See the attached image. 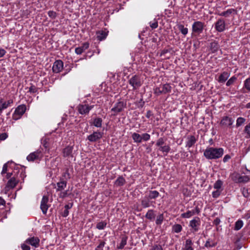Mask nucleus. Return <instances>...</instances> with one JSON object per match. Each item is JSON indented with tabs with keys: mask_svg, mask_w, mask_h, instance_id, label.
Instances as JSON below:
<instances>
[{
	"mask_svg": "<svg viewBox=\"0 0 250 250\" xmlns=\"http://www.w3.org/2000/svg\"><path fill=\"white\" fill-rule=\"evenodd\" d=\"M159 195V193L156 190H150L148 197L150 199H155Z\"/></svg>",
	"mask_w": 250,
	"mask_h": 250,
	"instance_id": "nucleus-31",
	"label": "nucleus"
},
{
	"mask_svg": "<svg viewBox=\"0 0 250 250\" xmlns=\"http://www.w3.org/2000/svg\"><path fill=\"white\" fill-rule=\"evenodd\" d=\"M126 102L123 101L116 103L111 109V116H116L118 114L123 111L126 107Z\"/></svg>",
	"mask_w": 250,
	"mask_h": 250,
	"instance_id": "nucleus-4",
	"label": "nucleus"
},
{
	"mask_svg": "<svg viewBox=\"0 0 250 250\" xmlns=\"http://www.w3.org/2000/svg\"><path fill=\"white\" fill-rule=\"evenodd\" d=\"M244 132L246 134V137L247 138H250V123L246 125L245 127Z\"/></svg>",
	"mask_w": 250,
	"mask_h": 250,
	"instance_id": "nucleus-40",
	"label": "nucleus"
},
{
	"mask_svg": "<svg viewBox=\"0 0 250 250\" xmlns=\"http://www.w3.org/2000/svg\"><path fill=\"white\" fill-rule=\"evenodd\" d=\"M1 103V104L0 105V114L2 113V111L7 108L8 106H11V104L13 103V100L12 99H10L8 100L7 102H4L3 103L2 102L1 100L0 102Z\"/></svg>",
	"mask_w": 250,
	"mask_h": 250,
	"instance_id": "nucleus-21",
	"label": "nucleus"
},
{
	"mask_svg": "<svg viewBox=\"0 0 250 250\" xmlns=\"http://www.w3.org/2000/svg\"><path fill=\"white\" fill-rule=\"evenodd\" d=\"M220 195V191L218 189L212 192V196L213 198H217Z\"/></svg>",
	"mask_w": 250,
	"mask_h": 250,
	"instance_id": "nucleus-59",
	"label": "nucleus"
},
{
	"mask_svg": "<svg viewBox=\"0 0 250 250\" xmlns=\"http://www.w3.org/2000/svg\"><path fill=\"white\" fill-rule=\"evenodd\" d=\"M21 248H22V250H30V246H29L28 245L25 244H22L21 245Z\"/></svg>",
	"mask_w": 250,
	"mask_h": 250,
	"instance_id": "nucleus-60",
	"label": "nucleus"
},
{
	"mask_svg": "<svg viewBox=\"0 0 250 250\" xmlns=\"http://www.w3.org/2000/svg\"><path fill=\"white\" fill-rule=\"evenodd\" d=\"M96 35L97 39L99 41H101L106 38L107 36V33L104 31L100 30L96 32Z\"/></svg>",
	"mask_w": 250,
	"mask_h": 250,
	"instance_id": "nucleus-24",
	"label": "nucleus"
},
{
	"mask_svg": "<svg viewBox=\"0 0 250 250\" xmlns=\"http://www.w3.org/2000/svg\"><path fill=\"white\" fill-rule=\"evenodd\" d=\"M240 175V174L239 173H232L230 175V177L233 181L236 183H238Z\"/></svg>",
	"mask_w": 250,
	"mask_h": 250,
	"instance_id": "nucleus-36",
	"label": "nucleus"
},
{
	"mask_svg": "<svg viewBox=\"0 0 250 250\" xmlns=\"http://www.w3.org/2000/svg\"><path fill=\"white\" fill-rule=\"evenodd\" d=\"M165 144V140L163 138H160L158 139L156 142V146H158L159 147L161 146L164 145Z\"/></svg>",
	"mask_w": 250,
	"mask_h": 250,
	"instance_id": "nucleus-47",
	"label": "nucleus"
},
{
	"mask_svg": "<svg viewBox=\"0 0 250 250\" xmlns=\"http://www.w3.org/2000/svg\"><path fill=\"white\" fill-rule=\"evenodd\" d=\"M25 242L35 247H38L39 246L40 239L37 237H32L27 239Z\"/></svg>",
	"mask_w": 250,
	"mask_h": 250,
	"instance_id": "nucleus-18",
	"label": "nucleus"
},
{
	"mask_svg": "<svg viewBox=\"0 0 250 250\" xmlns=\"http://www.w3.org/2000/svg\"><path fill=\"white\" fill-rule=\"evenodd\" d=\"M246 120L243 117H238L236 120V126L238 127L245 123Z\"/></svg>",
	"mask_w": 250,
	"mask_h": 250,
	"instance_id": "nucleus-35",
	"label": "nucleus"
},
{
	"mask_svg": "<svg viewBox=\"0 0 250 250\" xmlns=\"http://www.w3.org/2000/svg\"><path fill=\"white\" fill-rule=\"evenodd\" d=\"M172 87L168 83L160 84L159 86L154 89V93L157 96L161 94H166L171 92Z\"/></svg>",
	"mask_w": 250,
	"mask_h": 250,
	"instance_id": "nucleus-3",
	"label": "nucleus"
},
{
	"mask_svg": "<svg viewBox=\"0 0 250 250\" xmlns=\"http://www.w3.org/2000/svg\"><path fill=\"white\" fill-rule=\"evenodd\" d=\"M37 91H38L37 88L35 86L32 85L29 88L28 92H29L31 93H34L37 92Z\"/></svg>",
	"mask_w": 250,
	"mask_h": 250,
	"instance_id": "nucleus-52",
	"label": "nucleus"
},
{
	"mask_svg": "<svg viewBox=\"0 0 250 250\" xmlns=\"http://www.w3.org/2000/svg\"><path fill=\"white\" fill-rule=\"evenodd\" d=\"M170 150V147L168 145H163L161 147H159L158 150L162 152L165 155H167V153Z\"/></svg>",
	"mask_w": 250,
	"mask_h": 250,
	"instance_id": "nucleus-28",
	"label": "nucleus"
},
{
	"mask_svg": "<svg viewBox=\"0 0 250 250\" xmlns=\"http://www.w3.org/2000/svg\"><path fill=\"white\" fill-rule=\"evenodd\" d=\"M234 123L233 119L229 116H223L220 123V125L224 128H231Z\"/></svg>",
	"mask_w": 250,
	"mask_h": 250,
	"instance_id": "nucleus-10",
	"label": "nucleus"
},
{
	"mask_svg": "<svg viewBox=\"0 0 250 250\" xmlns=\"http://www.w3.org/2000/svg\"><path fill=\"white\" fill-rule=\"evenodd\" d=\"M178 28L183 35H186L188 34V29L186 27H184V26L183 25H179L178 26Z\"/></svg>",
	"mask_w": 250,
	"mask_h": 250,
	"instance_id": "nucleus-42",
	"label": "nucleus"
},
{
	"mask_svg": "<svg viewBox=\"0 0 250 250\" xmlns=\"http://www.w3.org/2000/svg\"><path fill=\"white\" fill-rule=\"evenodd\" d=\"M48 16L52 19H54L56 18L57 16V14L55 12L53 11H49L48 12Z\"/></svg>",
	"mask_w": 250,
	"mask_h": 250,
	"instance_id": "nucleus-51",
	"label": "nucleus"
},
{
	"mask_svg": "<svg viewBox=\"0 0 250 250\" xmlns=\"http://www.w3.org/2000/svg\"><path fill=\"white\" fill-rule=\"evenodd\" d=\"M199 212L200 209L198 207H196L195 209H193L192 211H188L187 212L182 214L181 216L183 218H189L194 215L195 213L199 214Z\"/></svg>",
	"mask_w": 250,
	"mask_h": 250,
	"instance_id": "nucleus-19",
	"label": "nucleus"
},
{
	"mask_svg": "<svg viewBox=\"0 0 250 250\" xmlns=\"http://www.w3.org/2000/svg\"><path fill=\"white\" fill-rule=\"evenodd\" d=\"M154 212V211L153 209L149 210L146 214V218L150 220L154 219L155 217V214Z\"/></svg>",
	"mask_w": 250,
	"mask_h": 250,
	"instance_id": "nucleus-32",
	"label": "nucleus"
},
{
	"mask_svg": "<svg viewBox=\"0 0 250 250\" xmlns=\"http://www.w3.org/2000/svg\"><path fill=\"white\" fill-rule=\"evenodd\" d=\"M94 106V105H88L85 103L79 104L77 107L78 112L81 115L88 114L90 110Z\"/></svg>",
	"mask_w": 250,
	"mask_h": 250,
	"instance_id": "nucleus-8",
	"label": "nucleus"
},
{
	"mask_svg": "<svg viewBox=\"0 0 250 250\" xmlns=\"http://www.w3.org/2000/svg\"><path fill=\"white\" fill-rule=\"evenodd\" d=\"M217 245V243H213L211 245H210V241L208 239L206 242L205 246L207 248L208 247H215Z\"/></svg>",
	"mask_w": 250,
	"mask_h": 250,
	"instance_id": "nucleus-55",
	"label": "nucleus"
},
{
	"mask_svg": "<svg viewBox=\"0 0 250 250\" xmlns=\"http://www.w3.org/2000/svg\"><path fill=\"white\" fill-rule=\"evenodd\" d=\"M149 24L150 26L151 27L152 29H155L158 27V22L155 20H154L153 21H150Z\"/></svg>",
	"mask_w": 250,
	"mask_h": 250,
	"instance_id": "nucleus-50",
	"label": "nucleus"
},
{
	"mask_svg": "<svg viewBox=\"0 0 250 250\" xmlns=\"http://www.w3.org/2000/svg\"><path fill=\"white\" fill-rule=\"evenodd\" d=\"M57 190H62L66 186V182L65 181H61L57 183Z\"/></svg>",
	"mask_w": 250,
	"mask_h": 250,
	"instance_id": "nucleus-39",
	"label": "nucleus"
},
{
	"mask_svg": "<svg viewBox=\"0 0 250 250\" xmlns=\"http://www.w3.org/2000/svg\"><path fill=\"white\" fill-rule=\"evenodd\" d=\"M48 202V197L47 196H43L42 197L41 204V209H42L43 214H45L48 208V205L47 203Z\"/></svg>",
	"mask_w": 250,
	"mask_h": 250,
	"instance_id": "nucleus-14",
	"label": "nucleus"
},
{
	"mask_svg": "<svg viewBox=\"0 0 250 250\" xmlns=\"http://www.w3.org/2000/svg\"><path fill=\"white\" fill-rule=\"evenodd\" d=\"M106 223L105 222H100L97 223L96 225V228L99 229H102L105 227Z\"/></svg>",
	"mask_w": 250,
	"mask_h": 250,
	"instance_id": "nucleus-45",
	"label": "nucleus"
},
{
	"mask_svg": "<svg viewBox=\"0 0 250 250\" xmlns=\"http://www.w3.org/2000/svg\"><path fill=\"white\" fill-rule=\"evenodd\" d=\"M43 155L41 149H38L37 151L30 153L26 157L28 162H39L43 158Z\"/></svg>",
	"mask_w": 250,
	"mask_h": 250,
	"instance_id": "nucleus-5",
	"label": "nucleus"
},
{
	"mask_svg": "<svg viewBox=\"0 0 250 250\" xmlns=\"http://www.w3.org/2000/svg\"><path fill=\"white\" fill-rule=\"evenodd\" d=\"M148 196H146L144 199L141 200V205L144 208H146L150 207V201Z\"/></svg>",
	"mask_w": 250,
	"mask_h": 250,
	"instance_id": "nucleus-27",
	"label": "nucleus"
},
{
	"mask_svg": "<svg viewBox=\"0 0 250 250\" xmlns=\"http://www.w3.org/2000/svg\"><path fill=\"white\" fill-rule=\"evenodd\" d=\"M100 242L99 245L95 249V250H99V249L103 248L105 244L104 241L99 240Z\"/></svg>",
	"mask_w": 250,
	"mask_h": 250,
	"instance_id": "nucleus-56",
	"label": "nucleus"
},
{
	"mask_svg": "<svg viewBox=\"0 0 250 250\" xmlns=\"http://www.w3.org/2000/svg\"><path fill=\"white\" fill-rule=\"evenodd\" d=\"M125 183V179L122 176H120L115 182V185L118 187L123 186Z\"/></svg>",
	"mask_w": 250,
	"mask_h": 250,
	"instance_id": "nucleus-30",
	"label": "nucleus"
},
{
	"mask_svg": "<svg viewBox=\"0 0 250 250\" xmlns=\"http://www.w3.org/2000/svg\"><path fill=\"white\" fill-rule=\"evenodd\" d=\"M244 87L249 91H250V78L247 79L244 81Z\"/></svg>",
	"mask_w": 250,
	"mask_h": 250,
	"instance_id": "nucleus-48",
	"label": "nucleus"
},
{
	"mask_svg": "<svg viewBox=\"0 0 250 250\" xmlns=\"http://www.w3.org/2000/svg\"><path fill=\"white\" fill-rule=\"evenodd\" d=\"M103 120L101 118H96L93 121V125L97 127H101L102 125Z\"/></svg>",
	"mask_w": 250,
	"mask_h": 250,
	"instance_id": "nucleus-34",
	"label": "nucleus"
},
{
	"mask_svg": "<svg viewBox=\"0 0 250 250\" xmlns=\"http://www.w3.org/2000/svg\"><path fill=\"white\" fill-rule=\"evenodd\" d=\"M226 24L223 19H219L215 23V29L219 32H223L226 29Z\"/></svg>",
	"mask_w": 250,
	"mask_h": 250,
	"instance_id": "nucleus-12",
	"label": "nucleus"
},
{
	"mask_svg": "<svg viewBox=\"0 0 250 250\" xmlns=\"http://www.w3.org/2000/svg\"><path fill=\"white\" fill-rule=\"evenodd\" d=\"M73 149L72 146H68L62 149V152L64 157H73Z\"/></svg>",
	"mask_w": 250,
	"mask_h": 250,
	"instance_id": "nucleus-16",
	"label": "nucleus"
},
{
	"mask_svg": "<svg viewBox=\"0 0 250 250\" xmlns=\"http://www.w3.org/2000/svg\"><path fill=\"white\" fill-rule=\"evenodd\" d=\"M223 185V182L220 180H218L214 185V188L217 189H220Z\"/></svg>",
	"mask_w": 250,
	"mask_h": 250,
	"instance_id": "nucleus-46",
	"label": "nucleus"
},
{
	"mask_svg": "<svg viewBox=\"0 0 250 250\" xmlns=\"http://www.w3.org/2000/svg\"><path fill=\"white\" fill-rule=\"evenodd\" d=\"M238 183H245L248 182L250 180V178L248 176H241L240 175Z\"/></svg>",
	"mask_w": 250,
	"mask_h": 250,
	"instance_id": "nucleus-38",
	"label": "nucleus"
},
{
	"mask_svg": "<svg viewBox=\"0 0 250 250\" xmlns=\"http://www.w3.org/2000/svg\"><path fill=\"white\" fill-rule=\"evenodd\" d=\"M220 222V220L219 218H216L213 221L214 225L217 226L219 224Z\"/></svg>",
	"mask_w": 250,
	"mask_h": 250,
	"instance_id": "nucleus-64",
	"label": "nucleus"
},
{
	"mask_svg": "<svg viewBox=\"0 0 250 250\" xmlns=\"http://www.w3.org/2000/svg\"><path fill=\"white\" fill-rule=\"evenodd\" d=\"M89 43L88 42H84L82 46L75 48V53L78 55L82 54L85 50L89 48Z\"/></svg>",
	"mask_w": 250,
	"mask_h": 250,
	"instance_id": "nucleus-17",
	"label": "nucleus"
},
{
	"mask_svg": "<svg viewBox=\"0 0 250 250\" xmlns=\"http://www.w3.org/2000/svg\"><path fill=\"white\" fill-rule=\"evenodd\" d=\"M127 236L124 235L122 237L121 242L119 246L117 247L118 249H124L125 245L126 244Z\"/></svg>",
	"mask_w": 250,
	"mask_h": 250,
	"instance_id": "nucleus-33",
	"label": "nucleus"
},
{
	"mask_svg": "<svg viewBox=\"0 0 250 250\" xmlns=\"http://www.w3.org/2000/svg\"><path fill=\"white\" fill-rule=\"evenodd\" d=\"M200 219L199 217H196L195 219L190 221V226L193 228L195 231L198 230L197 227L200 225Z\"/></svg>",
	"mask_w": 250,
	"mask_h": 250,
	"instance_id": "nucleus-22",
	"label": "nucleus"
},
{
	"mask_svg": "<svg viewBox=\"0 0 250 250\" xmlns=\"http://www.w3.org/2000/svg\"><path fill=\"white\" fill-rule=\"evenodd\" d=\"M19 181L17 180L15 177L10 178L7 182V184L4 188L5 193L9 191L11 189L14 188L18 184Z\"/></svg>",
	"mask_w": 250,
	"mask_h": 250,
	"instance_id": "nucleus-11",
	"label": "nucleus"
},
{
	"mask_svg": "<svg viewBox=\"0 0 250 250\" xmlns=\"http://www.w3.org/2000/svg\"><path fill=\"white\" fill-rule=\"evenodd\" d=\"M242 193L244 197L248 198L249 197V193L248 192V189L246 188H243L242 190Z\"/></svg>",
	"mask_w": 250,
	"mask_h": 250,
	"instance_id": "nucleus-58",
	"label": "nucleus"
},
{
	"mask_svg": "<svg viewBox=\"0 0 250 250\" xmlns=\"http://www.w3.org/2000/svg\"><path fill=\"white\" fill-rule=\"evenodd\" d=\"M26 167L21 165H17L13 161H9L5 164L2 167L1 172H7V171L16 170L17 172H23L25 170Z\"/></svg>",
	"mask_w": 250,
	"mask_h": 250,
	"instance_id": "nucleus-2",
	"label": "nucleus"
},
{
	"mask_svg": "<svg viewBox=\"0 0 250 250\" xmlns=\"http://www.w3.org/2000/svg\"><path fill=\"white\" fill-rule=\"evenodd\" d=\"M230 158L231 157L230 155L228 154L226 155L223 158V162L225 163L228 162L230 159Z\"/></svg>",
	"mask_w": 250,
	"mask_h": 250,
	"instance_id": "nucleus-63",
	"label": "nucleus"
},
{
	"mask_svg": "<svg viewBox=\"0 0 250 250\" xmlns=\"http://www.w3.org/2000/svg\"><path fill=\"white\" fill-rule=\"evenodd\" d=\"M236 14V11L234 9L231 8L229 9L226 11L222 12L221 13L219 14V15L220 16H224L225 17L228 18L232 14Z\"/></svg>",
	"mask_w": 250,
	"mask_h": 250,
	"instance_id": "nucleus-23",
	"label": "nucleus"
},
{
	"mask_svg": "<svg viewBox=\"0 0 250 250\" xmlns=\"http://www.w3.org/2000/svg\"><path fill=\"white\" fill-rule=\"evenodd\" d=\"M102 137V133L96 131L94 132L93 134L88 136L87 139L91 142H94L100 139Z\"/></svg>",
	"mask_w": 250,
	"mask_h": 250,
	"instance_id": "nucleus-15",
	"label": "nucleus"
},
{
	"mask_svg": "<svg viewBox=\"0 0 250 250\" xmlns=\"http://www.w3.org/2000/svg\"><path fill=\"white\" fill-rule=\"evenodd\" d=\"M69 214V211L68 209H65L63 212L62 213V215L64 217H67Z\"/></svg>",
	"mask_w": 250,
	"mask_h": 250,
	"instance_id": "nucleus-62",
	"label": "nucleus"
},
{
	"mask_svg": "<svg viewBox=\"0 0 250 250\" xmlns=\"http://www.w3.org/2000/svg\"><path fill=\"white\" fill-rule=\"evenodd\" d=\"M132 138L135 143H140L142 142L141 135L138 133H133L132 134Z\"/></svg>",
	"mask_w": 250,
	"mask_h": 250,
	"instance_id": "nucleus-29",
	"label": "nucleus"
},
{
	"mask_svg": "<svg viewBox=\"0 0 250 250\" xmlns=\"http://www.w3.org/2000/svg\"><path fill=\"white\" fill-rule=\"evenodd\" d=\"M196 142V139L194 136H190L188 137V141L186 144V146L188 148L192 146Z\"/></svg>",
	"mask_w": 250,
	"mask_h": 250,
	"instance_id": "nucleus-26",
	"label": "nucleus"
},
{
	"mask_svg": "<svg viewBox=\"0 0 250 250\" xmlns=\"http://www.w3.org/2000/svg\"><path fill=\"white\" fill-rule=\"evenodd\" d=\"M143 81L139 75H135L129 80V83L133 87V89L139 88L143 84Z\"/></svg>",
	"mask_w": 250,
	"mask_h": 250,
	"instance_id": "nucleus-6",
	"label": "nucleus"
},
{
	"mask_svg": "<svg viewBox=\"0 0 250 250\" xmlns=\"http://www.w3.org/2000/svg\"><path fill=\"white\" fill-rule=\"evenodd\" d=\"M182 229V226L180 224H175L173 226V230L176 233H179Z\"/></svg>",
	"mask_w": 250,
	"mask_h": 250,
	"instance_id": "nucleus-43",
	"label": "nucleus"
},
{
	"mask_svg": "<svg viewBox=\"0 0 250 250\" xmlns=\"http://www.w3.org/2000/svg\"><path fill=\"white\" fill-rule=\"evenodd\" d=\"M150 250H163L160 245H154Z\"/></svg>",
	"mask_w": 250,
	"mask_h": 250,
	"instance_id": "nucleus-57",
	"label": "nucleus"
},
{
	"mask_svg": "<svg viewBox=\"0 0 250 250\" xmlns=\"http://www.w3.org/2000/svg\"><path fill=\"white\" fill-rule=\"evenodd\" d=\"M205 23L200 21H196L192 25V32L193 34L199 35L203 31Z\"/></svg>",
	"mask_w": 250,
	"mask_h": 250,
	"instance_id": "nucleus-7",
	"label": "nucleus"
},
{
	"mask_svg": "<svg viewBox=\"0 0 250 250\" xmlns=\"http://www.w3.org/2000/svg\"><path fill=\"white\" fill-rule=\"evenodd\" d=\"M26 109V106L24 104L18 106L16 108L15 111L12 115L13 119L14 120H17L20 119L25 113Z\"/></svg>",
	"mask_w": 250,
	"mask_h": 250,
	"instance_id": "nucleus-9",
	"label": "nucleus"
},
{
	"mask_svg": "<svg viewBox=\"0 0 250 250\" xmlns=\"http://www.w3.org/2000/svg\"><path fill=\"white\" fill-rule=\"evenodd\" d=\"M243 225V221L242 220H238L235 224L234 229L236 230H239L242 227Z\"/></svg>",
	"mask_w": 250,
	"mask_h": 250,
	"instance_id": "nucleus-41",
	"label": "nucleus"
},
{
	"mask_svg": "<svg viewBox=\"0 0 250 250\" xmlns=\"http://www.w3.org/2000/svg\"><path fill=\"white\" fill-rule=\"evenodd\" d=\"M164 219L163 214H161L157 216V219L156 220V224L157 225H161Z\"/></svg>",
	"mask_w": 250,
	"mask_h": 250,
	"instance_id": "nucleus-44",
	"label": "nucleus"
},
{
	"mask_svg": "<svg viewBox=\"0 0 250 250\" xmlns=\"http://www.w3.org/2000/svg\"><path fill=\"white\" fill-rule=\"evenodd\" d=\"M224 154L223 148L208 147L204 151V156L209 160L217 159L221 158Z\"/></svg>",
	"mask_w": 250,
	"mask_h": 250,
	"instance_id": "nucleus-1",
	"label": "nucleus"
},
{
	"mask_svg": "<svg viewBox=\"0 0 250 250\" xmlns=\"http://www.w3.org/2000/svg\"><path fill=\"white\" fill-rule=\"evenodd\" d=\"M69 195V193L68 192V190H66L64 192H62L60 194V197L62 198H64L66 197H67Z\"/></svg>",
	"mask_w": 250,
	"mask_h": 250,
	"instance_id": "nucleus-53",
	"label": "nucleus"
},
{
	"mask_svg": "<svg viewBox=\"0 0 250 250\" xmlns=\"http://www.w3.org/2000/svg\"><path fill=\"white\" fill-rule=\"evenodd\" d=\"M6 51L2 48H0V58L3 57L6 54Z\"/></svg>",
	"mask_w": 250,
	"mask_h": 250,
	"instance_id": "nucleus-61",
	"label": "nucleus"
},
{
	"mask_svg": "<svg viewBox=\"0 0 250 250\" xmlns=\"http://www.w3.org/2000/svg\"><path fill=\"white\" fill-rule=\"evenodd\" d=\"M142 141H147L150 140V136L148 133H143L141 135Z\"/></svg>",
	"mask_w": 250,
	"mask_h": 250,
	"instance_id": "nucleus-49",
	"label": "nucleus"
},
{
	"mask_svg": "<svg viewBox=\"0 0 250 250\" xmlns=\"http://www.w3.org/2000/svg\"><path fill=\"white\" fill-rule=\"evenodd\" d=\"M237 80V77L235 76H233L227 81L226 83V85L228 86H229L233 84Z\"/></svg>",
	"mask_w": 250,
	"mask_h": 250,
	"instance_id": "nucleus-37",
	"label": "nucleus"
},
{
	"mask_svg": "<svg viewBox=\"0 0 250 250\" xmlns=\"http://www.w3.org/2000/svg\"><path fill=\"white\" fill-rule=\"evenodd\" d=\"M8 137L7 133H2L0 134V142L6 140Z\"/></svg>",
	"mask_w": 250,
	"mask_h": 250,
	"instance_id": "nucleus-54",
	"label": "nucleus"
},
{
	"mask_svg": "<svg viewBox=\"0 0 250 250\" xmlns=\"http://www.w3.org/2000/svg\"><path fill=\"white\" fill-rule=\"evenodd\" d=\"M229 75V73L224 71L220 75L217 81L219 83H224L227 80Z\"/></svg>",
	"mask_w": 250,
	"mask_h": 250,
	"instance_id": "nucleus-20",
	"label": "nucleus"
},
{
	"mask_svg": "<svg viewBox=\"0 0 250 250\" xmlns=\"http://www.w3.org/2000/svg\"><path fill=\"white\" fill-rule=\"evenodd\" d=\"M209 48L211 53H214L218 50L219 45L217 42L215 41L212 42L210 43Z\"/></svg>",
	"mask_w": 250,
	"mask_h": 250,
	"instance_id": "nucleus-25",
	"label": "nucleus"
},
{
	"mask_svg": "<svg viewBox=\"0 0 250 250\" xmlns=\"http://www.w3.org/2000/svg\"><path fill=\"white\" fill-rule=\"evenodd\" d=\"M63 67V62L60 60H57L53 63L52 67L53 72L56 73H59L62 70Z\"/></svg>",
	"mask_w": 250,
	"mask_h": 250,
	"instance_id": "nucleus-13",
	"label": "nucleus"
}]
</instances>
